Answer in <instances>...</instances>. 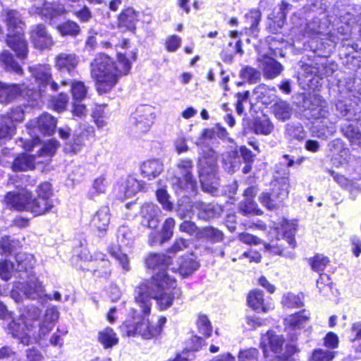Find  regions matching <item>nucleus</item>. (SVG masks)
I'll use <instances>...</instances> for the list:
<instances>
[{
	"mask_svg": "<svg viewBox=\"0 0 361 361\" xmlns=\"http://www.w3.org/2000/svg\"><path fill=\"white\" fill-rule=\"evenodd\" d=\"M40 310L33 307L13 319L8 324V333L18 338L24 345L37 342L54 328L59 313L56 307H48L39 319Z\"/></svg>",
	"mask_w": 361,
	"mask_h": 361,
	"instance_id": "1",
	"label": "nucleus"
},
{
	"mask_svg": "<svg viewBox=\"0 0 361 361\" xmlns=\"http://www.w3.org/2000/svg\"><path fill=\"white\" fill-rule=\"evenodd\" d=\"M136 57L135 51L118 52L116 61L105 54L96 56L90 64V73L98 93L103 94L109 92L122 76L129 73L132 61Z\"/></svg>",
	"mask_w": 361,
	"mask_h": 361,
	"instance_id": "2",
	"label": "nucleus"
},
{
	"mask_svg": "<svg viewBox=\"0 0 361 361\" xmlns=\"http://www.w3.org/2000/svg\"><path fill=\"white\" fill-rule=\"evenodd\" d=\"M182 295L180 288L176 287V280L164 273L153 276L148 283H143L136 290L135 302L145 314H149L152 299H154L160 310L170 307L174 299Z\"/></svg>",
	"mask_w": 361,
	"mask_h": 361,
	"instance_id": "3",
	"label": "nucleus"
},
{
	"mask_svg": "<svg viewBox=\"0 0 361 361\" xmlns=\"http://www.w3.org/2000/svg\"><path fill=\"white\" fill-rule=\"evenodd\" d=\"M295 224L286 219L279 224L274 223L269 231L270 242L265 248L274 255L293 258L295 256Z\"/></svg>",
	"mask_w": 361,
	"mask_h": 361,
	"instance_id": "4",
	"label": "nucleus"
},
{
	"mask_svg": "<svg viewBox=\"0 0 361 361\" xmlns=\"http://www.w3.org/2000/svg\"><path fill=\"white\" fill-rule=\"evenodd\" d=\"M307 116L314 120V133L319 138L326 140L336 131L337 117L329 112V108L320 97L315 96L309 106Z\"/></svg>",
	"mask_w": 361,
	"mask_h": 361,
	"instance_id": "5",
	"label": "nucleus"
},
{
	"mask_svg": "<svg viewBox=\"0 0 361 361\" xmlns=\"http://www.w3.org/2000/svg\"><path fill=\"white\" fill-rule=\"evenodd\" d=\"M5 202L16 210L29 212L35 216L44 215L54 207L53 200H46L37 196L33 197L32 193L25 189L18 192H8Z\"/></svg>",
	"mask_w": 361,
	"mask_h": 361,
	"instance_id": "6",
	"label": "nucleus"
},
{
	"mask_svg": "<svg viewBox=\"0 0 361 361\" xmlns=\"http://www.w3.org/2000/svg\"><path fill=\"white\" fill-rule=\"evenodd\" d=\"M2 16L8 27L7 45L16 52L18 58H26L28 49L23 37L24 23L20 15L16 11L7 10L3 13Z\"/></svg>",
	"mask_w": 361,
	"mask_h": 361,
	"instance_id": "7",
	"label": "nucleus"
},
{
	"mask_svg": "<svg viewBox=\"0 0 361 361\" xmlns=\"http://www.w3.org/2000/svg\"><path fill=\"white\" fill-rule=\"evenodd\" d=\"M140 316L137 310H131L132 321L127 320L121 326L128 336H140L145 339H151L159 335L162 331L163 326L166 322V318L161 317L157 323L153 325L149 321L147 317L149 314H145Z\"/></svg>",
	"mask_w": 361,
	"mask_h": 361,
	"instance_id": "8",
	"label": "nucleus"
},
{
	"mask_svg": "<svg viewBox=\"0 0 361 361\" xmlns=\"http://www.w3.org/2000/svg\"><path fill=\"white\" fill-rule=\"evenodd\" d=\"M216 152L212 149L203 151L199 159L200 178L204 190L214 193L216 191L218 183L212 182L209 184V179L214 178L216 163Z\"/></svg>",
	"mask_w": 361,
	"mask_h": 361,
	"instance_id": "9",
	"label": "nucleus"
},
{
	"mask_svg": "<svg viewBox=\"0 0 361 361\" xmlns=\"http://www.w3.org/2000/svg\"><path fill=\"white\" fill-rule=\"evenodd\" d=\"M288 188L289 179L288 177L275 180L273 183L271 192H262L259 197V202L269 210L276 209L288 197Z\"/></svg>",
	"mask_w": 361,
	"mask_h": 361,
	"instance_id": "10",
	"label": "nucleus"
},
{
	"mask_svg": "<svg viewBox=\"0 0 361 361\" xmlns=\"http://www.w3.org/2000/svg\"><path fill=\"white\" fill-rule=\"evenodd\" d=\"M18 290H19L23 295L32 300L42 298L45 295L44 287L42 286V282L35 277L31 278L26 285L20 282L15 284L14 289L12 290L11 293V297L16 302H20L22 300V296L18 292Z\"/></svg>",
	"mask_w": 361,
	"mask_h": 361,
	"instance_id": "11",
	"label": "nucleus"
},
{
	"mask_svg": "<svg viewBox=\"0 0 361 361\" xmlns=\"http://www.w3.org/2000/svg\"><path fill=\"white\" fill-rule=\"evenodd\" d=\"M310 318V313L306 310L292 314L285 318V330L292 339H296L303 330L305 331V329L308 327Z\"/></svg>",
	"mask_w": 361,
	"mask_h": 361,
	"instance_id": "12",
	"label": "nucleus"
},
{
	"mask_svg": "<svg viewBox=\"0 0 361 361\" xmlns=\"http://www.w3.org/2000/svg\"><path fill=\"white\" fill-rule=\"evenodd\" d=\"M30 12L33 14L42 16L45 20H49L50 24H52L54 23V19L63 15L66 10L61 4L37 0V2L31 8Z\"/></svg>",
	"mask_w": 361,
	"mask_h": 361,
	"instance_id": "13",
	"label": "nucleus"
},
{
	"mask_svg": "<svg viewBox=\"0 0 361 361\" xmlns=\"http://www.w3.org/2000/svg\"><path fill=\"white\" fill-rule=\"evenodd\" d=\"M154 108L150 105H142L137 108L133 116V122L138 132L149 130L155 119Z\"/></svg>",
	"mask_w": 361,
	"mask_h": 361,
	"instance_id": "14",
	"label": "nucleus"
},
{
	"mask_svg": "<svg viewBox=\"0 0 361 361\" xmlns=\"http://www.w3.org/2000/svg\"><path fill=\"white\" fill-rule=\"evenodd\" d=\"M178 171L173 185L180 189L195 188V181L192 175V161L189 159H180L177 164Z\"/></svg>",
	"mask_w": 361,
	"mask_h": 361,
	"instance_id": "15",
	"label": "nucleus"
},
{
	"mask_svg": "<svg viewBox=\"0 0 361 361\" xmlns=\"http://www.w3.org/2000/svg\"><path fill=\"white\" fill-rule=\"evenodd\" d=\"M285 339L282 335L276 334L273 331H268L262 334L260 341V348L265 357H269V351L278 354L283 350Z\"/></svg>",
	"mask_w": 361,
	"mask_h": 361,
	"instance_id": "16",
	"label": "nucleus"
},
{
	"mask_svg": "<svg viewBox=\"0 0 361 361\" xmlns=\"http://www.w3.org/2000/svg\"><path fill=\"white\" fill-rule=\"evenodd\" d=\"M80 62V58L74 53L62 52L54 59V66L61 73L72 74Z\"/></svg>",
	"mask_w": 361,
	"mask_h": 361,
	"instance_id": "17",
	"label": "nucleus"
},
{
	"mask_svg": "<svg viewBox=\"0 0 361 361\" xmlns=\"http://www.w3.org/2000/svg\"><path fill=\"white\" fill-rule=\"evenodd\" d=\"M247 305L257 312L267 313L274 309V304L269 300H265L262 290L255 289L250 291L247 298Z\"/></svg>",
	"mask_w": 361,
	"mask_h": 361,
	"instance_id": "18",
	"label": "nucleus"
},
{
	"mask_svg": "<svg viewBox=\"0 0 361 361\" xmlns=\"http://www.w3.org/2000/svg\"><path fill=\"white\" fill-rule=\"evenodd\" d=\"M172 259L173 257L171 255L151 253L146 257L145 263L149 269L159 270L154 276L163 272L164 274L168 275L165 269L168 268L171 269Z\"/></svg>",
	"mask_w": 361,
	"mask_h": 361,
	"instance_id": "19",
	"label": "nucleus"
},
{
	"mask_svg": "<svg viewBox=\"0 0 361 361\" xmlns=\"http://www.w3.org/2000/svg\"><path fill=\"white\" fill-rule=\"evenodd\" d=\"M30 71L39 86H46L49 84L53 90H58V84L51 81V68L49 65L30 67Z\"/></svg>",
	"mask_w": 361,
	"mask_h": 361,
	"instance_id": "20",
	"label": "nucleus"
},
{
	"mask_svg": "<svg viewBox=\"0 0 361 361\" xmlns=\"http://www.w3.org/2000/svg\"><path fill=\"white\" fill-rule=\"evenodd\" d=\"M198 267V262L190 255L181 257L176 264L172 262L171 270L173 272H178L182 276L185 277L192 274Z\"/></svg>",
	"mask_w": 361,
	"mask_h": 361,
	"instance_id": "21",
	"label": "nucleus"
},
{
	"mask_svg": "<svg viewBox=\"0 0 361 361\" xmlns=\"http://www.w3.org/2000/svg\"><path fill=\"white\" fill-rule=\"evenodd\" d=\"M31 39L35 47L39 49L49 48L53 44L50 35L43 25H37L31 31Z\"/></svg>",
	"mask_w": 361,
	"mask_h": 361,
	"instance_id": "22",
	"label": "nucleus"
},
{
	"mask_svg": "<svg viewBox=\"0 0 361 361\" xmlns=\"http://www.w3.org/2000/svg\"><path fill=\"white\" fill-rule=\"evenodd\" d=\"M25 90L24 84H5L0 82V103H10L17 97L23 95Z\"/></svg>",
	"mask_w": 361,
	"mask_h": 361,
	"instance_id": "23",
	"label": "nucleus"
},
{
	"mask_svg": "<svg viewBox=\"0 0 361 361\" xmlns=\"http://www.w3.org/2000/svg\"><path fill=\"white\" fill-rule=\"evenodd\" d=\"M111 214L108 207L100 208L93 216L91 226L95 228L99 234L104 235L109 228Z\"/></svg>",
	"mask_w": 361,
	"mask_h": 361,
	"instance_id": "24",
	"label": "nucleus"
},
{
	"mask_svg": "<svg viewBox=\"0 0 361 361\" xmlns=\"http://www.w3.org/2000/svg\"><path fill=\"white\" fill-rule=\"evenodd\" d=\"M260 66L263 70L264 75L269 79H273L281 74L283 71L282 65L273 58L262 56L259 58Z\"/></svg>",
	"mask_w": 361,
	"mask_h": 361,
	"instance_id": "25",
	"label": "nucleus"
},
{
	"mask_svg": "<svg viewBox=\"0 0 361 361\" xmlns=\"http://www.w3.org/2000/svg\"><path fill=\"white\" fill-rule=\"evenodd\" d=\"M29 126L33 129H37L43 134H51L55 129L56 121L52 116L44 114L37 120L30 122Z\"/></svg>",
	"mask_w": 361,
	"mask_h": 361,
	"instance_id": "26",
	"label": "nucleus"
},
{
	"mask_svg": "<svg viewBox=\"0 0 361 361\" xmlns=\"http://www.w3.org/2000/svg\"><path fill=\"white\" fill-rule=\"evenodd\" d=\"M163 163L158 159L145 161L140 166L142 175L149 180L155 178L163 171Z\"/></svg>",
	"mask_w": 361,
	"mask_h": 361,
	"instance_id": "27",
	"label": "nucleus"
},
{
	"mask_svg": "<svg viewBox=\"0 0 361 361\" xmlns=\"http://www.w3.org/2000/svg\"><path fill=\"white\" fill-rule=\"evenodd\" d=\"M35 157L26 153L18 154L11 164L13 171H26L35 169Z\"/></svg>",
	"mask_w": 361,
	"mask_h": 361,
	"instance_id": "28",
	"label": "nucleus"
},
{
	"mask_svg": "<svg viewBox=\"0 0 361 361\" xmlns=\"http://www.w3.org/2000/svg\"><path fill=\"white\" fill-rule=\"evenodd\" d=\"M97 340L104 348H111L118 343L116 333L110 327H106L98 332Z\"/></svg>",
	"mask_w": 361,
	"mask_h": 361,
	"instance_id": "29",
	"label": "nucleus"
},
{
	"mask_svg": "<svg viewBox=\"0 0 361 361\" xmlns=\"http://www.w3.org/2000/svg\"><path fill=\"white\" fill-rule=\"evenodd\" d=\"M257 99L264 104H269L276 97V90L275 87L269 88L264 84L257 86L254 90Z\"/></svg>",
	"mask_w": 361,
	"mask_h": 361,
	"instance_id": "30",
	"label": "nucleus"
},
{
	"mask_svg": "<svg viewBox=\"0 0 361 361\" xmlns=\"http://www.w3.org/2000/svg\"><path fill=\"white\" fill-rule=\"evenodd\" d=\"M16 262L18 272L28 271L35 264L34 255L26 252L18 253L16 256Z\"/></svg>",
	"mask_w": 361,
	"mask_h": 361,
	"instance_id": "31",
	"label": "nucleus"
},
{
	"mask_svg": "<svg viewBox=\"0 0 361 361\" xmlns=\"http://www.w3.org/2000/svg\"><path fill=\"white\" fill-rule=\"evenodd\" d=\"M16 127L5 116H0V145L11 140L15 133Z\"/></svg>",
	"mask_w": 361,
	"mask_h": 361,
	"instance_id": "32",
	"label": "nucleus"
},
{
	"mask_svg": "<svg viewBox=\"0 0 361 361\" xmlns=\"http://www.w3.org/2000/svg\"><path fill=\"white\" fill-rule=\"evenodd\" d=\"M197 238H204L212 243H219L223 240L224 233L216 228L207 226L200 229L197 233Z\"/></svg>",
	"mask_w": 361,
	"mask_h": 361,
	"instance_id": "33",
	"label": "nucleus"
},
{
	"mask_svg": "<svg viewBox=\"0 0 361 361\" xmlns=\"http://www.w3.org/2000/svg\"><path fill=\"white\" fill-rule=\"evenodd\" d=\"M0 62L7 71L19 75L23 74L22 68L14 60L13 55L8 51L4 50L0 54Z\"/></svg>",
	"mask_w": 361,
	"mask_h": 361,
	"instance_id": "34",
	"label": "nucleus"
},
{
	"mask_svg": "<svg viewBox=\"0 0 361 361\" xmlns=\"http://www.w3.org/2000/svg\"><path fill=\"white\" fill-rule=\"evenodd\" d=\"M289 6L290 5L288 3L283 1L281 3L279 8L280 11L269 25L270 32L276 33L279 29L283 27L286 17V11L288 9Z\"/></svg>",
	"mask_w": 361,
	"mask_h": 361,
	"instance_id": "35",
	"label": "nucleus"
},
{
	"mask_svg": "<svg viewBox=\"0 0 361 361\" xmlns=\"http://www.w3.org/2000/svg\"><path fill=\"white\" fill-rule=\"evenodd\" d=\"M197 207L200 210L199 217L205 220L215 218L221 212V207L213 204L200 203Z\"/></svg>",
	"mask_w": 361,
	"mask_h": 361,
	"instance_id": "36",
	"label": "nucleus"
},
{
	"mask_svg": "<svg viewBox=\"0 0 361 361\" xmlns=\"http://www.w3.org/2000/svg\"><path fill=\"white\" fill-rule=\"evenodd\" d=\"M272 112L278 120L285 121L290 118L292 109L287 102L280 101L273 105Z\"/></svg>",
	"mask_w": 361,
	"mask_h": 361,
	"instance_id": "37",
	"label": "nucleus"
},
{
	"mask_svg": "<svg viewBox=\"0 0 361 361\" xmlns=\"http://www.w3.org/2000/svg\"><path fill=\"white\" fill-rule=\"evenodd\" d=\"M261 12L258 9H252L245 14V18L246 23L249 25L248 27H245L246 32L255 35L258 32V25L261 20Z\"/></svg>",
	"mask_w": 361,
	"mask_h": 361,
	"instance_id": "38",
	"label": "nucleus"
},
{
	"mask_svg": "<svg viewBox=\"0 0 361 361\" xmlns=\"http://www.w3.org/2000/svg\"><path fill=\"white\" fill-rule=\"evenodd\" d=\"M158 212L157 207L151 203L145 204L141 208L142 216L147 221V226L153 228L158 224V219H156Z\"/></svg>",
	"mask_w": 361,
	"mask_h": 361,
	"instance_id": "39",
	"label": "nucleus"
},
{
	"mask_svg": "<svg viewBox=\"0 0 361 361\" xmlns=\"http://www.w3.org/2000/svg\"><path fill=\"white\" fill-rule=\"evenodd\" d=\"M117 242L120 247H130L134 243V235L126 226H120L117 231Z\"/></svg>",
	"mask_w": 361,
	"mask_h": 361,
	"instance_id": "40",
	"label": "nucleus"
},
{
	"mask_svg": "<svg viewBox=\"0 0 361 361\" xmlns=\"http://www.w3.org/2000/svg\"><path fill=\"white\" fill-rule=\"evenodd\" d=\"M343 135L352 143L358 144L361 140V133L353 123H345L341 126Z\"/></svg>",
	"mask_w": 361,
	"mask_h": 361,
	"instance_id": "41",
	"label": "nucleus"
},
{
	"mask_svg": "<svg viewBox=\"0 0 361 361\" xmlns=\"http://www.w3.org/2000/svg\"><path fill=\"white\" fill-rule=\"evenodd\" d=\"M328 23L325 19L322 22L320 18L314 19L306 25L305 35L311 36L314 34H321L327 28Z\"/></svg>",
	"mask_w": 361,
	"mask_h": 361,
	"instance_id": "42",
	"label": "nucleus"
},
{
	"mask_svg": "<svg viewBox=\"0 0 361 361\" xmlns=\"http://www.w3.org/2000/svg\"><path fill=\"white\" fill-rule=\"evenodd\" d=\"M240 212L244 215H261L262 211L258 208L257 204L253 200H245L239 204Z\"/></svg>",
	"mask_w": 361,
	"mask_h": 361,
	"instance_id": "43",
	"label": "nucleus"
},
{
	"mask_svg": "<svg viewBox=\"0 0 361 361\" xmlns=\"http://www.w3.org/2000/svg\"><path fill=\"white\" fill-rule=\"evenodd\" d=\"M71 93L73 101H82L87 93V87L82 81L74 80L71 83Z\"/></svg>",
	"mask_w": 361,
	"mask_h": 361,
	"instance_id": "44",
	"label": "nucleus"
},
{
	"mask_svg": "<svg viewBox=\"0 0 361 361\" xmlns=\"http://www.w3.org/2000/svg\"><path fill=\"white\" fill-rule=\"evenodd\" d=\"M175 224L176 221L173 218H168L165 220L161 231L160 244H163L164 242L168 241L172 238Z\"/></svg>",
	"mask_w": 361,
	"mask_h": 361,
	"instance_id": "45",
	"label": "nucleus"
},
{
	"mask_svg": "<svg viewBox=\"0 0 361 361\" xmlns=\"http://www.w3.org/2000/svg\"><path fill=\"white\" fill-rule=\"evenodd\" d=\"M57 30L62 35L76 36L79 34L80 28L73 21H67L57 26Z\"/></svg>",
	"mask_w": 361,
	"mask_h": 361,
	"instance_id": "46",
	"label": "nucleus"
},
{
	"mask_svg": "<svg viewBox=\"0 0 361 361\" xmlns=\"http://www.w3.org/2000/svg\"><path fill=\"white\" fill-rule=\"evenodd\" d=\"M317 286L321 294L329 295L332 290V281L327 274H322L317 281Z\"/></svg>",
	"mask_w": 361,
	"mask_h": 361,
	"instance_id": "47",
	"label": "nucleus"
},
{
	"mask_svg": "<svg viewBox=\"0 0 361 361\" xmlns=\"http://www.w3.org/2000/svg\"><path fill=\"white\" fill-rule=\"evenodd\" d=\"M274 129V125L267 118L257 120L254 124V131L257 134L269 135Z\"/></svg>",
	"mask_w": 361,
	"mask_h": 361,
	"instance_id": "48",
	"label": "nucleus"
},
{
	"mask_svg": "<svg viewBox=\"0 0 361 361\" xmlns=\"http://www.w3.org/2000/svg\"><path fill=\"white\" fill-rule=\"evenodd\" d=\"M281 303L284 307L288 308H299L303 305L300 297L291 293H288L283 295Z\"/></svg>",
	"mask_w": 361,
	"mask_h": 361,
	"instance_id": "49",
	"label": "nucleus"
},
{
	"mask_svg": "<svg viewBox=\"0 0 361 361\" xmlns=\"http://www.w3.org/2000/svg\"><path fill=\"white\" fill-rule=\"evenodd\" d=\"M107 186L108 182L106 178L104 176H100L94 180L92 189L90 191V195L92 197L94 195L104 193Z\"/></svg>",
	"mask_w": 361,
	"mask_h": 361,
	"instance_id": "50",
	"label": "nucleus"
},
{
	"mask_svg": "<svg viewBox=\"0 0 361 361\" xmlns=\"http://www.w3.org/2000/svg\"><path fill=\"white\" fill-rule=\"evenodd\" d=\"M16 271V267L8 260L0 262V277L4 281H8L13 274Z\"/></svg>",
	"mask_w": 361,
	"mask_h": 361,
	"instance_id": "51",
	"label": "nucleus"
},
{
	"mask_svg": "<svg viewBox=\"0 0 361 361\" xmlns=\"http://www.w3.org/2000/svg\"><path fill=\"white\" fill-rule=\"evenodd\" d=\"M240 76L250 83H256L260 80L261 73L256 69L247 66L241 70Z\"/></svg>",
	"mask_w": 361,
	"mask_h": 361,
	"instance_id": "52",
	"label": "nucleus"
},
{
	"mask_svg": "<svg viewBox=\"0 0 361 361\" xmlns=\"http://www.w3.org/2000/svg\"><path fill=\"white\" fill-rule=\"evenodd\" d=\"M79 257L85 261H102L104 263L105 267H109V262L104 260L105 255L99 252H95L94 255L90 254V251L85 248L82 249L79 255Z\"/></svg>",
	"mask_w": 361,
	"mask_h": 361,
	"instance_id": "53",
	"label": "nucleus"
},
{
	"mask_svg": "<svg viewBox=\"0 0 361 361\" xmlns=\"http://www.w3.org/2000/svg\"><path fill=\"white\" fill-rule=\"evenodd\" d=\"M334 357V353L328 350L316 349L310 358V361H331Z\"/></svg>",
	"mask_w": 361,
	"mask_h": 361,
	"instance_id": "54",
	"label": "nucleus"
},
{
	"mask_svg": "<svg viewBox=\"0 0 361 361\" xmlns=\"http://www.w3.org/2000/svg\"><path fill=\"white\" fill-rule=\"evenodd\" d=\"M37 197L45 199L46 200H53L51 199L53 190L51 185L48 182H44L39 184L36 190Z\"/></svg>",
	"mask_w": 361,
	"mask_h": 361,
	"instance_id": "55",
	"label": "nucleus"
},
{
	"mask_svg": "<svg viewBox=\"0 0 361 361\" xmlns=\"http://www.w3.org/2000/svg\"><path fill=\"white\" fill-rule=\"evenodd\" d=\"M199 331L204 336L208 337L212 333V326L207 317L205 315H200L197 321Z\"/></svg>",
	"mask_w": 361,
	"mask_h": 361,
	"instance_id": "56",
	"label": "nucleus"
},
{
	"mask_svg": "<svg viewBox=\"0 0 361 361\" xmlns=\"http://www.w3.org/2000/svg\"><path fill=\"white\" fill-rule=\"evenodd\" d=\"M239 361H258L259 351L257 348H251L240 351L238 355Z\"/></svg>",
	"mask_w": 361,
	"mask_h": 361,
	"instance_id": "57",
	"label": "nucleus"
},
{
	"mask_svg": "<svg viewBox=\"0 0 361 361\" xmlns=\"http://www.w3.org/2000/svg\"><path fill=\"white\" fill-rule=\"evenodd\" d=\"M59 142L54 139L49 140L41 148L39 156H52L59 147Z\"/></svg>",
	"mask_w": 361,
	"mask_h": 361,
	"instance_id": "58",
	"label": "nucleus"
},
{
	"mask_svg": "<svg viewBox=\"0 0 361 361\" xmlns=\"http://www.w3.org/2000/svg\"><path fill=\"white\" fill-rule=\"evenodd\" d=\"M329 262V259L327 257L317 255L312 259L311 265L313 270L319 272L323 271Z\"/></svg>",
	"mask_w": 361,
	"mask_h": 361,
	"instance_id": "59",
	"label": "nucleus"
},
{
	"mask_svg": "<svg viewBox=\"0 0 361 361\" xmlns=\"http://www.w3.org/2000/svg\"><path fill=\"white\" fill-rule=\"evenodd\" d=\"M244 322L245 327L247 330H254L264 324V320L256 315H247L245 317Z\"/></svg>",
	"mask_w": 361,
	"mask_h": 361,
	"instance_id": "60",
	"label": "nucleus"
},
{
	"mask_svg": "<svg viewBox=\"0 0 361 361\" xmlns=\"http://www.w3.org/2000/svg\"><path fill=\"white\" fill-rule=\"evenodd\" d=\"M139 188L140 185L137 180L133 177H128L126 181L125 195L130 197L135 195L139 190Z\"/></svg>",
	"mask_w": 361,
	"mask_h": 361,
	"instance_id": "61",
	"label": "nucleus"
},
{
	"mask_svg": "<svg viewBox=\"0 0 361 361\" xmlns=\"http://www.w3.org/2000/svg\"><path fill=\"white\" fill-rule=\"evenodd\" d=\"M287 133L293 138L302 139L305 136L303 127L301 124H288L286 128Z\"/></svg>",
	"mask_w": 361,
	"mask_h": 361,
	"instance_id": "62",
	"label": "nucleus"
},
{
	"mask_svg": "<svg viewBox=\"0 0 361 361\" xmlns=\"http://www.w3.org/2000/svg\"><path fill=\"white\" fill-rule=\"evenodd\" d=\"M157 200L161 204L163 208L166 210H171L173 208L172 203L169 200V195L164 188L159 189L157 191Z\"/></svg>",
	"mask_w": 361,
	"mask_h": 361,
	"instance_id": "63",
	"label": "nucleus"
},
{
	"mask_svg": "<svg viewBox=\"0 0 361 361\" xmlns=\"http://www.w3.org/2000/svg\"><path fill=\"white\" fill-rule=\"evenodd\" d=\"M188 240L183 238L176 239L173 245L167 250L169 255H174L178 252L183 251L188 247Z\"/></svg>",
	"mask_w": 361,
	"mask_h": 361,
	"instance_id": "64",
	"label": "nucleus"
}]
</instances>
